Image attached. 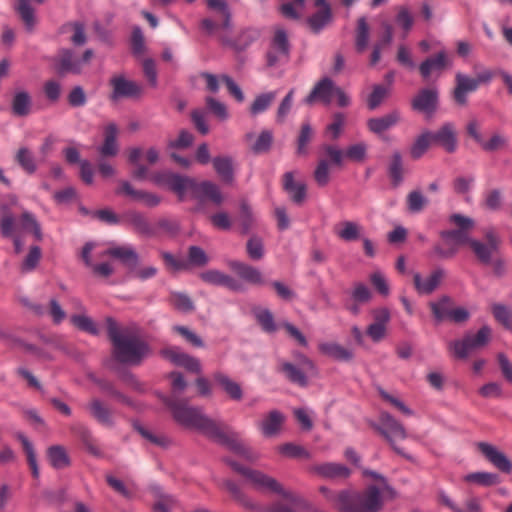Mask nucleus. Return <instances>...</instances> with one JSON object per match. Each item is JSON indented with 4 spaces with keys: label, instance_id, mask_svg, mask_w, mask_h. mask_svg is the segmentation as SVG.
Masks as SVG:
<instances>
[{
    "label": "nucleus",
    "instance_id": "obj_1",
    "mask_svg": "<svg viewBox=\"0 0 512 512\" xmlns=\"http://www.w3.org/2000/svg\"><path fill=\"white\" fill-rule=\"evenodd\" d=\"M173 419L181 426L201 432L206 437L227 446L234 453L252 460L250 449L221 424L205 415L201 408L189 406L184 400L171 396L165 401Z\"/></svg>",
    "mask_w": 512,
    "mask_h": 512
},
{
    "label": "nucleus",
    "instance_id": "obj_2",
    "mask_svg": "<svg viewBox=\"0 0 512 512\" xmlns=\"http://www.w3.org/2000/svg\"><path fill=\"white\" fill-rule=\"evenodd\" d=\"M107 333L115 359L123 364L139 365L150 354L149 345L135 326L120 328L113 318L106 319Z\"/></svg>",
    "mask_w": 512,
    "mask_h": 512
},
{
    "label": "nucleus",
    "instance_id": "obj_3",
    "mask_svg": "<svg viewBox=\"0 0 512 512\" xmlns=\"http://www.w3.org/2000/svg\"><path fill=\"white\" fill-rule=\"evenodd\" d=\"M319 490L341 512H378L382 506L380 491L374 485L355 495L347 491L333 492L325 486Z\"/></svg>",
    "mask_w": 512,
    "mask_h": 512
},
{
    "label": "nucleus",
    "instance_id": "obj_4",
    "mask_svg": "<svg viewBox=\"0 0 512 512\" xmlns=\"http://www.w3.org/2000/svg\"><path fill=\"white\" fill-rule=\"evenodd\" d=\"M234 471L244 476L251 486L262 493H275L281 495L284 499L294 504L300 503V498L290 491H286L283 486L273 477L259 471L241 466L240 464L225 460Z\"/></svg>",
    "mask_w": 512,
    "mask_h": 512
},
{
    "label": "nucleus",
    "instance_id": "obj_5",
    "mask_svg": "<svg viewBox=\"0 0 512 512\" xmlns=\"http://www.w3.org/2000/svg\"><path fill=\"white\" fill-rule=\"evenodd\" d=\"M494 77L491 70H483L476 77H470L462 72L455 74V87L452 91V98L459 106H466L467 95L475 92L481 84L489 83Z\"/></svg>",
    "mask_w": 512,
    "mask_h": 512
},
{
    "label": "nucleus",
    "instance_id": "obj_6",
    "mask_svg": "<svg viewBox=\"0 0 512 512\" xmlns=\"http://www.w3.org/2000/svg\"><path fill=\"white\" fill-rule=\"evenodd\" d=\"M377 431L388 441L393 450L399 455L409 458L402 449L396 446L395 440H404L408 437L404 426L388 412H381Z\"/></svg>",
    "mask_w": 512,
    "mask_h": 512
},
{
    "label": "nucleus",
    "instance_id": "obj_7",
    "mask_svg": "<svg viewBox=\"0 0 512 512\" xmlns=\"http://www.w3.org/2000/svg\"><path fill=\"white\" fill-rule=\"evenodd\" d=\"M491 337V329L483 326L475 335H466L462 340H455L450 343V349L456 358L465 359L471 351L485 346Z\"/></svg>",
    "mask_w": 512,
    "mask_h": 512
},
{
    "label": "nucleus",
    "instance_id": "obj_8",
    "mask_svg": "<svg viewBox=\"0 0 512 512\" xmlns=\"http://www.w3.org/2000/svg\"><path fill=\"white\" fill-rule=\"evenodd\" d=\"M207 6L216 14L214 18H205L201 21V28L207 34H214L217 30H227L230 27L231 14L225 0H207Z\"/></svg>",
    "mask_w": 512,
    "mask_h": 512
},
{
    "label": "nucleus",
    "instance_id": "obj_9",
    "mask_svg": "<svg viewBox=\"0 0 512 512\" xmlns=\"http://www.w3.org/2000/svg\"><path fill=\"white\" fill-rule=\"evenodd\" d=\"M500 245V237L494 230L489 229L485 231L483 241L473 239L470 242V249L480 263L488 265L493 255L498 252Z\"/></svg>",
    "mask_w": 512,
    "mask_h": 512
},
{
    "label": "nucleus",
    "instance_id": "obj_10",
    "mask_svg": "<svg viewBox=\"0 0 512 512\" xmlns=\"http://www.w3.org/2000/svg\"><path fill=\"white\" fill-rule=\"evenodd\" d=\"M93 51L87 49L82 56L77 55L69 49H63L59 52L57 70L60 74H79L83 68L90 62Z\"/></svg>",
    "mask_w": 512,
    "mask_h": 512
},
{
    "label": "nucleus",
    "instance_id": "obj_11",
    "mask_svg": "<svg viewBox=\"0 0 512 512\" xmlns=\"http://www.w3.org/2000/svg\"><path fill=\"white\" fill-rule=\"evenodd\" d=\"M450 222L457 226V229L444 230V236L451 238L457 249L461 245H468L473 239L469 236V231L474 227V220L461 214H452Z\"/></svg>",
    "mask_w": 512,
    "mask_h": 512
},
{
    "label": "nucleus",
    "instance_id": "obj_12",
    "mask_svg": "<svg viewBox=\"0 0 512 512\" xmlns=\"http://www.w3.org/2000/svg\"><path fill=\"white\" fill-rule=\"evenodd\" d=\"M152 180L159 185H167L172 191L180 197L186 190H193L194 179L184 177L172 172H160L152 176Z\"/></svg>",
    "mask_w": 512,
    "mask_h": 512
},
{
    "label": "nucleus",
    "instance_id": "obj_13",
    "mask_svg": "<svg viewBox=\"0 0 512 512\" xmlns=\"http://www.w3.org/2000/svg\"><path fill=\"white\" fill-rule=\"evenodd\" d=\"M439 92L437 88H423L411 100L413 110L432 115L438 108Z\"/></svg>",
    "mask_w": 512,
    "mask_h": 512
},
{
    "label": "nucleus",
    "instance_id": "obj_14",
    "mask_svg": "<svg viewBox=\"0 0 512 512\" xmlns=\"http://www.w3.org/2000/svg\"><path fill=\"white\" fill-rule=\"evenodd\" d=\"M290 45L287 33L283 28H276L266 60L269 67L275 66L281 58L289 55Z\"/></svg>",
    "mask_w": 512,
    "mask_h": 512
},
{
    "label": "nucleus",
    "instance_id": "obj_15",
    "mask_svg": "<svg viewBox=\"0 0 512 512\" xmlns=\"http://www.w3.org/2000/svg\"><path fill=\"white\" fill-rule=\"evenodd\" d=\"M228 267L244 282L253 285V286H264L269 282L264 277L262 272L245 262L231 260L228 262Z\"/></svg>",
    "mask_w": 512,
    "mask_h": 512
},
{
    "label": "nucleus",
    "instance_id": "obj_16",
    "mask_svg": "<svg viewBox=\"0 0 512 512\" xmlns=\"http://www.w3.org/2000/svg\"><path fill=\"white\" fill-rule=\"evenodd\" d=\"M445 276V270L440 267L434 269L426 277H423L420 273H414L413 285L418 294L430 295L438 289Z\"/></svg>",
    "mask_w": 512,
    "mask_h": 512
},
{
    "label": "nucleus",
    "instance_id": "obj_17",
    "mask_svg": "<svg viewBox=\"0 0 512 512\" xmlns=\"http://www.w3.org/2000/svg\"><path fill=\"white\" fill-rule=\"evenodd\" d=\"M337 87L332 79L324 77L315 84L309 95L304 99V102L312 105L318 101L324 105H329L334 98Z\"/></svg>",
    "mask_w": 512,
    "mask_h": 512
},
{
    "label": "nucleus",
    "instance_id": "obj_18",
    "mask_svg": "<svg viewBox=\"0 0 512 512\" xmlns=\"http://www.w3.org/2000/svg\"><path fill=\"white\" fill-rule=\"evenodd\" d=\"M110 85L112 87V100L138 97L142 92V88L139 84L126 79L123 75L113 76L110 79Z\"/></svg>",
    "mask_w": 512,
    "mask_h": 512
},
{
    "label": "nucleus",
    "instance_id": "obj_19",
    "mask_svg": "<svg viewBox=\"0 0 512 512\" xmlns=\"http://www.w3.org/2000/svg\"><path fill=\"white\" fill-rule=\"evenodd\" d=\"M162 355L179 367L185 368L189 372L200 374L202 371L200 361L182 352L178 347H169L162 350Z\"/></svg>",
    "mask_w": 512,
    "mask_h": 512
},
{
    "label": "nucleus",
    "instance_id": "obj_20",
    "mask_svg": "<svg viewBox=\"0 0 512 512\" xmlns=\"http://www.w3.org/2000/svg\"><path fill=\"white\" fill-rule=\"evenodd\" d=\"M479 452L499 471L510 473L512 471V462L497 447L487 442H478Z\"/></svg>",
    "mask_w": 512,
    "mask_h": 512
},
{
    "label": "nucleus",
    "instance_id": "obj_21",
    "mask_svg": "<svg viewBox=\"0 0 512 512\" xmlns=\"http://www.w3.org/2000/svg\"><path fill=\"white\" fill-rule=\"evenodd\" d=\"M200 279L210 285L225 287L234 292L244 290L243 285L234 277L219 270L210 269L200 273Z\"/></svg>",
    "mask_w": 512,
    "mask_h": 512
},
{
    "label": "nucleus",
    "instance_id": "obj_22",
    "mask_svg": "<svg viewBox=\"0 0 512 512\" xmlns=\"http://www.w3.org/2000/svg\"><path fill=\"white\" fill-rule=\"evenodd\" d=\"M299 360L301 367H297L292 363L285 362L282 364L281 371L291 382L296 383L300 386H306V372H308L309 370H313L314 364L309 358L303 355L300 356Z\"/></svg>",
    "mask_w": 512,
    "mask_h": 512
},
{
    "label": "nucleus",
    "instance_id": "obj_23",
    "mask_svg": "<svg viewBox=\"0 0 512 512\" xmlns=\"http://www.w3.org/2000/svg\"><path fill=\"white\" fill-rule=\"evenodd\" d=\"M18 229L15 215L7 210L5 207L1 209L0 215V231L3 237L13 238L14 250L16 254L22 251V243L17 235H15Z\"/></svg>",
    "mask_w": 512,
    "mask_h": 512
},
{
    "label": "nucleus",
    "instance_id": "obj_24",
    "mask_svg": "<svg viewBox=\"0 0 512 512\" xmlns=\"http://www.w3.org/2000/svg\"><path fill=\"white\" fill-rule=\"evenodd\" d=\"M318 350L321 354L339 362H351L354 359V350L337 342H320Z\"/></svg>",
    "mask_w": 512,
    "mask_h": 512
},
{
    "label": "nucleus",
    "instance_id": "obj_25",
    "mask_svg": "<svg viewBox=\"0 0 512 512\" xmlns=\"http://www.w3.org/2000/svg\"><path fill=\"white\" fill-rule=\"evenodd\" d=\"M117 193H123L131 197L133 200L138 201L144 206L150 208L156 207L161 202V198L158 195L148 191L134 189L133 186L127 181H122L120 183V187L117 190Z\"/></svg>",
    "mask_w": 512,
    "mask_h": 512
},
{
    "label": "nucleus",
    "instance_id": "obj_26",
    "mask_svg": "<svg viewBox=\"0 0 512 512\" xmlns=\"http://www.w3.org/2000/svg\"><path fill=\"white\" fill-rule=\"evenodd\" d=\"M194 196L203 201L209 200L215 205H221L224 201V196L219 186L211 181H202L194 183L193 190Z\"/></svg>",
    "mask_w": 512,
    "mask_h": 512
},
{
    "label": "nucleus",
    "instance_id": "obj_27",
    "mask_svg": "<svg viewBox=\"0 0 512 512\" xmlns=\"http://www.w3.org/2000/svg\"><path fill=\"white\" fill-rule=\"evenodd\" d=\"M310 471L326 479H346L351 471L345 465L334 462H326L311 466Z\"/></svg>",
    "mask_w": 512,
    "mask_h": 512
},
{
    "label": "nucleus",
    "instance_id": "obj_28",
    "mask_svg": "<svg viewBox=\"0 0 512 512\" xmlns=\"http://www.w3.org/2000/svg\"><path fill=\"white\" fill-rule=\"evenodd\" d=\"M90 415L102 426L112 428L115 419L112 410L101 400L93 398L87 405Z\"/></svg>",
    "mask_w": 512,
    "mask_h": 512
},
{
    "label": "nucleus",
    "instance_id": "obj_29",
    "mask_svg": "<svg viewBox=\"0 0 512 512\" xmlns=\"http://www.w3.org/2000/svg\"><path fill=\"white\" fill-rule=\"evenodd\" d=\"M433 143L442 146L447 152L453 153L457 148L455 127L452 123H445L436 132H431Z\"/></svg>",
    "mask_w": 512,
    "mask_h": 512
},
{
    "label": "nucleus",
    "instance_id": "obj_30",
    "mask_svg": "<svg viewBox=\"0 0 512 512\" xmlns=\"http://www.w3.org/2000/svg\"><path fill=\"white\" fill-rule=\"evenodd\" d=\"M283 422L284 415L278 410H272L260 422L259 429L265 437H273L279 433Z\"/></svg>",
    "mask_w": 512,
    "mask_h": 512
},
{
    "label": "nucleus",
    "instance_id": "obj_31",
    "mask_svg": "<svg viewBox=\"0 0 512 512\" xmlns=\"http://www.w3.org/2000/svg\"><path fill=\"white\" fill-rule=\"evenodd\" d=\"M400 119V113L398 111H392L382 117L369 119L367 126L371 132L381 134L395 126Z\"/></svg>",
    "mask_w": 512,
    "mask_h": 512
},
{
    "label": "nucleus",
    "instance_id": "obj_32",
    "mask_svg": "<svg viewBox=\"0 0 512 512\" xmlns=\"http://www.w3.org/2000/svg\"><path fill=\"white\" fill-rule=\"evenodd\" d=\"M283 188L290 195L291 200L297 204H301L306 198V185L295 182L293 172L284 174Z\"/></svg>",
    "mask_w": 512,
    "mask_h": 512
},
{
    "label": "nucleus",
    "instance_id": "obj_33",
    "mask_svg": "<svg viewBox=\"0 0 512 512\" xmlns=\"http://www.w3.org/2000/svg\"><path fill=\"white\" fill-rule=\"evenodd\" d=\"M104 255L119 259L130 269H134L138 264V255L130 246H117L109 248L104 252Z\"/></svg>",
    "mask_w": 512,
    "mask_h": 512
},
{
    "label": "nucleus",
    "instance_id": "obj_34",
    "mask_svg": "<svg viewBox=\"0 0 512 512\" xmlns=\"http://www.w3.org/2000/svg\"><path fill=\"white\" fill-rule=\"evenodd\" d=\"M117 133L118 130L115 124L111 123L106 126L104 131V142L98 149L102 157H113L117 155L119 150L116 141Z\"/></svg>",
    "mask_w": 512,
    "mask_h": 512
},
{
    "label": "nucleus",
    "instance_id": "obj_35",
    "mask_svg": "<svg viewBox=\"0 0 512 512\" xmlns=\"http://www.w3.org/2000/svg\"><path fill=\"white\" fill-rule=\"evenodd\" d=\"M215 172L225 183H232L234 180V162L230 156H217L212 159Z\"/></svg>",
    "mask_w": 512,
    "mask_h": 512
},
{
    "label": "nucleus",
    "instance_id": "obj_36",
    "mask_svg": "<svg viewBox=\"0 0 512 512\" xmlns=\"http://www.w3.org/2000/svg\"><path fill=\"white\" fill-rule=\"evenodd\" d=\"M453 306V299L447 295L429 303L432 315L438 323L449 319Z\"/></svg>",
    "mask_w": 512,
    "mask_h": 512
},
{
    "label": "nucleus",
    "instance_id": "obj_37",
    "mask_svg": "<svg viewBox=\"0 0 512 512\" xmlns=\"http://www.w3.org/2000/svg\"><path fill=\"white\" fill-rule=\"evenodd\" d=\"M447 55L444 51L424 60L419 66V72L427 79L433 71H441L447 66Z\"/></svg>",
    "mask_w": 512,
    "mask_h": 512
},
{
    "label": "nucleus",
    "instance_id": "obj_38",
    "mask_svg": "<svg viewBox=\"0 0 512 512\" xmlns=\"http://www.w3.org/2000/svg\"><path fill=\"white\" fill-rule=\"evenodd\" d=\"M14 160L29 175L34 174L38 169L37 160L28 147H20L15 153Z\"/></svg>",
    "mask_w": 512,
    "mask_h": 512
},
{
    "label": "nucleus",
    "instance_id": "obj_39",
    "mask_svg": "<svg viewBox=\"0 0 512 512\" xmlns=\"http://www.w3.org/2000/svg\"><path fill=\"white\" fill-rule=\"evenodd\" d=\"M440 238L441 242H438L433 246L430 256L439 259L453 258L458 252L456 245L453 243L451 238L444 236V231L440 232Z\"/></svg>",
    "mask_w": 512,
    "mask_h": 512
},
{
    "label": "nucleus",
    "instance_id": "obj_40",
    "mask_svg": "<svg viewBox=\"0 0 512 512\" xmlns=\"http://www.w3.org/2000/svg\"><path fill=\"white\" fill-rule=\"evenodd\" d=\"M47 460L55 469H64L70 465L66 449L61 445H53L47 449Z\"/></svg>",
    "mask_w": 512,
    "mask_h": 512
},
{
    "label": "nucleus",
    "instance_id": "obj_41",
    "mask_svg": "<svg viewBox=\"0 0 512 512\" xmlns=\"http://www.w3.org/2000/svg\"><path fill=\"white\" fill-rule=\"evenodd\" d=\"M363 228L353 221H343L335 228V234L343 241H355L361 237Z\"/></svg>",
    "mask_w": 512,
    "mask_h": 512
},
{
    "label": "nucleus",
    "instance_id": "obj_42",
    "mask_svg": "<svg viewBox=\"0 0 512 512\" xmlns=\"http://www.w3.org/2000/svg\"><path fill=\"white\" fill-rule=\"evenodd\" d=\"M123 217L124 221L131 225L137 233L142 235L152 234V227L142 213L137 211H128Z\"/></svg>",
    "mask_w": 512,
    "mask_h": 512
},
{
    "label": "nucleus",
    "instance_id": "obj_43",
    "mask_svg": "<svg viewBox=\"0 0 512 512\" xmlns=\"http://www.w3.org/2000/svg\"><path fill=\"white\" fill-rule=\"evenodd\" d=\"M214 381L218 383L223 390L229 395V397L233 400H241L243 397V392L238 383L230 379L227 375L216 372L213 375Z\"/></svg>",
    "mask_w": 512,
    "mask_h": 512
},
{
    "label": "nucleus",
    "instance_id": "obj_44",
    "mask_svg": "<svg viewBox=\"0 0 512 512\" xmlns=\"http://www.w3.org/2000/svg\"><path fill=\"white\" fill-rule=\"evenodd\" d=\"M223 487L231 494L232 498L241 506L249 510H256L257 505L231 480H225Z\"/></svg>",
    "mask_w": 512,
    "mask_h": 512
},
{
    "label": "nucleus",
    "instance_id": "obj_45",
    "mask_svg": "<svg viewBox=\"0 0 512 512\" xmlns=\"http://www.w3.org/2000/svg\"><path fill=\"white\" fill-rule=\"evenodd\" d=\"M332 20L331 7L325 9H319L317 12L312 14L308 19L307 23L313 33H319L326 25Z\"/></svg>",
    "mask_w": 512,
    "mask_h": 512
},
{
    "label": "nucleus",
    "instance_id": "obj_46",
    "mask_svg": "<svg viewBox=\"0 0 512 512\" xmlns=\"http://www.w3.org/2000/svg\"><path fill=\"white\" fill-rule=\"evenodd\" d=\"M388 173L393 186H398L403 181L404 168L402 155L399 151L393 152L388 166Z\"/></svg>",
    "mask_w": 512,
    "mask_h": 512
},
{
    "label": "nucleus",
    "instance_id": "obj_47",
    "mask_svg": "<svg viewBox=\"0 0 512 512\" xmlns=\"http://www.w3.org/2000/svg\"><path fill=\"white\" fill-rule=\"evenodd\" d=\"M369 25L366 17L362 16L357 20L356 35H355V48L357 52L362 53L365 51L369 41Z\"/></svg>",
    "mask_w": 512,
    "mask_h": 512
},
{
    "label": "nucleus",
    "instance_id": "obj_48",
    "mask_svg": "<svg viewBox=\"0 0 512 512\" xmlns=\"http://www.w3.org/2000/svg\"><path fill=\"white\" fill-rule=\"evenodd\" d=\"M31 97L25 91L17 92L12 100V111L17 116H27L31 110Z\"/></svg>",
    "mask_w": 512,
    "mask_h": 512
},
{
    "label": "nucleus",
    "instance_id": "obj_49",
    "mask_svg": "<svg viewBox=\"0 0 512 512\" xmlns=\"http://www.w3.org/2000/svg\"><path fill=\"white\" fill-rule=\"evenodd\" d=\"M259 37V32L254 29H247L242 32L239 38L236 41L228 40L224 37H221V41L223 44L228 45L236 50H243L247 46H249L252 42H254Z\"/></svg>",
    "mask_w": 512,
    "mask_h": 512
},
{
    "label": "nucleus",
    "instance_id": "obj_50",
    "mask_svg": "<svg viewBox=\"0 0 512 512\" xmlns=\"http://www.w3.org/2000/svg\"><path fill=\"white\" fill-rule=\"evenodd\" d=\"M277 97L276 91H271L258 95L250 106V113L258 115L266 111Z\"/></svg>",
    "mask_w": 512,
    "mask_h": 512
},
{
    "label": "nucleus",
    "instance_id": "obj_51",
    "mask_svg": "<svg viewBox=\"0 0 512 512\" xmlns=\"http://www.w3.org/2000/svg\"><path fill=\"white\" fill-rule=\"evenodd\" d=\"M322 157L328 159V165L341 166L344 160V151L336 145L323 144L320 148Z\"/></svg>",
    "mask_w": 512,
    "mask_h": 512
},
{
    "label": "nucleus",
    "instance_id": "obj_52",
    "mask_svg": "<svg viewBox=\"0 0 512 512\" xmlns=\"http://www.w3.org/2000/svg\"><path fill=\"white\" fill-rule=\"evenodd\" d=\"M15 9L25 24L26 28L28 30H32L35 26L36 19L34 16V9L29 6V0H18Z\"/></svg>",
    "mask_w": 512,
    "mask_h": 512
},
{
    "label": "nucleus",
    "instance_id": "obj_53",
    "mask_svg": "<svg viewBox=\"0 0 512 512\" xmlns=\"http://www.w3.org/2000/svg\"><path fill=\"white\" fill-rule=\"evenodd\" d=\"M433 143L431 132L426 131L418 136L411 146L410 155L413 159H419Z\"/></svg>",
    "mask_w": 512,
    "mask_h": 512
},
{
    "label": "nucleus",
    "instance_id": "obj_54",
    "mask_svg": "<svg viewBox=\"0 0 512 512\" xmlns=\"http://www.w3.org/2000/svg\"><path fill=\"white\" fill-rule=\"evenodd\" d=\"M96 384L99 386L101 391L107 394L108 396L114 397L119 402L125 405L133 406V401L129 397L118 391L111 382L104 379H98L96 380Z\"/></svg>",
    "mask_w": 512,
    "mask_h": 512
},
{
    "label": "nucleus",
    "instance_id": "obj_55",
    "mask_svg": "<svg viewBox=\"0 0 512 512\" xmlns=\"http://www.w3.org/2000/svg\"><path fill=\"white\" fill-rule=\"evenodd\" d=\"M492 314L494 318L506 329L512 331V311L506 305L495 303L492 305Z\"/></svg>",
    "mask_w": 512,
    "mask_h": 512
},
{
    "label": "nucleus",
    "instance_id": "obj_56",
    "mask_svg": "<svg viewBox=\"0 0 512 512\" xmlns=\"http://www.w3.org/2000/svg\"><path fill=\"white\" fill-rule=\"evenodd\" d=\"M19 227L22 230L30 231L34 234L37 240L42 239V232L39 223L35 217L29 212H23L19 219Z\"/></svg>",
    "mask_w": 512,
    "mask_h": 512
},
{
    "label": "nucleus",
    "instance_id": "obj_57",
    "mask_svg": "<svg viewBox=\"0 0 512 512\" xmlns=\"http://www.w3.org/2000/svg\"><path fill=\"white\" fill-rule=\"evenodd\" d=\"M465 481L474 482L482 486H492L500 482V478L495 473L476 472L465 476Z\"/></svg>",
    "mask_w": 512,
    "mask_h": 512
},
{
    "label": "nucleus",
    "instance_id": "obj_58",
    "mask_svg": "<svg viewBox=\"0 0 512 512\" xmlns=\"http://www.w3.org/2000/svg\"><path fill=\"white\" fill-rule=\"evenodd\" d=\"M508 138L500 133H494L489 140H484L481 148L486 152H495L508 147Z\"/></svg>",
    "mask_w": 512,
    "mask_h": 512
},
{
    "label": "nucleus",
    "instance_id": "obj_59",
    "mask_svg": "<svg viewBox=\"0 0 512 512\" xmlns=\"http://www.w3.org/2000/svg\"><path fill=\"white\" fill-rule=\"evenodd\" d=\"M395 21L403 29V38H405L414 24V18L406 6L397 8Z\"/></svg>",
    "mask_w": 512,
    "mask_h": 512
},
{
    "label": "nucleus",
    "instance_id": "obj_60",
    "mask_svg": "<svg viewBox=\"0 0 512 512\" xmlns=\"http://www.w3.org/2000/svg\"><path fill=\"white\" fill-rule=\"evenodd\" d=\"M246 252L250 259L258 261L264 257V244L260 237L253 235L246 243Z\"/></svg>",
    "mask_w": 512,
    "mask_h": 512
},
{
    "label": "nucleus",
    "instance_id": "obj_61",
    "mask_svg": "<svg viewBox=\"0 0 512 512\" xmlns=\"http://www.w3.org/2000/svg\"><path fill=\"white\" fill-rule=\"evenodd\" d=\"M272 142V132L269 130H263L255 142L251 144L250 148L255 154H262L270 150Z\"/></svg>",
    "mask_w": 512,
    "mask_h": 512
},
{
    "label": "nucleus",
    "instance_id": "obj_62",
    "mask_svg": "<svg viewBox=\"0 0 512 512\" xmlns=\"http://www.w3.org/2000/svg\"><path fill=\"white\" fill-rule=\"evenodd\" d=\"M314 180L318 186L324 187L330 181V166L327 158H320L314 171Z\"/></svg>",
    "mask_w": 512,
    "mask_h": 512
},
{
    "label": "nucleus",
    "instance_id": "obj_63",
    "mask_svg": "<svg viewBox=\"0 0 512 512\" xmlns=\"http://www.w3.org/2000/svg\"><path fill=\"white\" fill-rule=\"evenodd\" d=\"M170 303L174 308L182 312H191L194 310V304L191 298L184 293L173 292L170 295Z\"/></svg>",
    "mask_w": 512,
    "mask_h": 512
},
{
    "label": "nucleus",
    "instance_id": "obj_64",
    "mask_svg": "<svg viewBox=\"0 0 512 512\" xmlns=\"http://www.w3.org/2000/svg\"><path fill=\"white\" fill-rule=\"evenodd\" d=\"M389 88L384 85H375L367 99V106L370 110H375L387 97Z\"/></svg>",
    "mask_w": 512,
    "mask_h": 512
}]
</instances>
